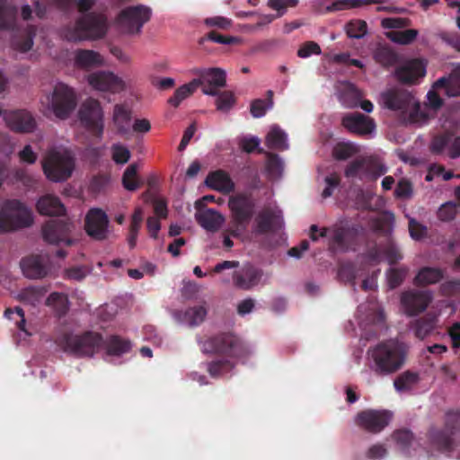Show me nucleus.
<instances>
[{
	"label": "nucleus",
	"instance_id": "obj_1",
	"mask_svg": "<svg viewBox=\"0 0 460 460\" xmlns=\"http://www.w3.org/2000/svg\"><path fill=\"white\" fill-rule=\"evenodd\" d=\"M367 354L370 369L377 375L387 376L402 367L406 348L396 340H389L373 347Z\"/></svg>",
	"mask_w": 460,
	"mask_h": 460
},
{
	"label": "nucleus",
	"instance_id": "obj_2",
	"mask_svg": "<svg viewBox=\"0 0 460 460\" xmlns=\"http://www.w3.org/2000/svg\"><path fill=\"white\" fill-rule=\"evenodd\" d=\"M107 17L99 13L91 12L79 17L74 24L65 26L61 31L62 37L67 41H82L99 40L108 31Z\"/></svg>",
	"mask_w": 460,
	"mask_h": 460
},
{
	"label": "nucleus",
	"instance_id": "obj_3",
	"mask_svg": "<svg viewBox=\"0 0 460 460\" xmlns=\"http://www.w3.org/2000/svg\"><path fill=\"white\" fill-rule=\"evenodd\" d=\"M378 105L390 111H399L401 115H427L421 111L420 102L411 92L400 86L382 91L377 98Z\"/></svg>",
	"mask_w": 460,
	"mask_h": 460
},
{
	"label": "nucleus",
	"instance_id": "obj_4",
	"mask_svg": "<svg viewBox=\"0 0 460 460\" xmlns=\"http://www.w3.org/2000/svg\"><path fill=\"white\" fill-rule=\"evenodd\" d=\"M33 222L31 210L17 199L5 200L0 204V231L12 232L30 226Z\"/></svg>",
	"mask_w": 460,
	"mask_h": 460
},
{
	"label": "nucleus",
	"instance_id": "obj_5",
	"mask_svg": "<svg viewBox=\"0 0 460 460\" xmlns=\"http://www.w3.org/2000/svg\"><path fill=\"white\" fill-rule=\"evenodd\" d=\"M42 167L49 181L59 182L71 177L75 169V162L69 151L54 149L49 152L42 163Z\"/></svg>",
	"mask_w": 460,
	"mask_h": 460
},
{
	"label": "nucleus",
	"instance_id": "obj_6",
	"mask_svg": "<svg viewBox=\"0 0 460 460\" xmlns=\"http://www.w3.org/2000/svg\"><path fill=\"white\" fill-rule=\"evenodd\" d=\"M64 350L76 356H93L102 345V338L97 333L88 332L84 335L65 334L59 340Z\"/></svg>",
	"mask_w": 460,
	"mask_h": 460
},
{
	"label": "nucleus",
	"instance_id": "obj_7",
	"mask_svg": "<svg viewBox=\"0 0 460 460\" xmlns=\"http://www.w3.org/2000/svg\"><path fill=\"white\" fill-rule=\"evenodd\" d=\"M152 15V10L148 6L137 4L128 6L119 13L116 23L119 29L127 34H137Z\"/></svg>",
	"mask_w": 460,
	"mask_h": 460
},
{
	"label": "nucleus",
	"instance_id": "obj_8",
	"mask_svg": "<svg viewBox=\"0 0 460 460\" xmlns=\"http://www.w3.org/2000/svg\"><path fill=\"white\" fill-rule=\"evenodd\" d=\"M232 213V225L229 233L234 237L240 236L246 229L247 223L252 215V203L243 195L232 196L228 201Z\"/></svg>",
	"mask_w": 460,
	"mask_h": 460
},
{
	"label": "nucleus",
	"instance_id": "obj_9",
	"mask_svg": "<svg viewBox=\"0 0 460 460\" xmlns=\"http://www.w3.org/2000/svg\"><path fill=\"white\" fill-rule=\"evenodd\" d=\"M48 99L54 115H70L77 107L75 90L64 83H58Z\"/></svg>",
	"mask_w": 460,
	"mask_h": 460
},
{
	"label": "nucleus",
	"instance_id": "obj_10",
	"mask_svg": "<svg viewBox=\"0 0 460 460\" xmlns=\"http://www.w3.org/2000/svg\"><path fill=\"white\" fill-rule=\"evenodd\" d=\"M197 78V87H201L202 93L206 95H215L221 88L226 85V73L219 67L195 68L192 70Z\"/></svg>",
	"mask_w": 460,
	"mask_h": 460
},
{
	"label": "nucleus",
	"instance_id": "obj_11",
	"mask_svg": "<svg viewBox=\"0 0 460 460\" xmlns=\"http://www.w3.org/2000/svg\"><path fill=\"white\" fill-rule=\"evenodd\" d=\"M201 349L205 353L226 352L236 358H241L248 353V349L240 339L232 334L211 338L201 344Z\"/></svg>",
	"mask_w": 460,
	"mask_h": 460
},
{
	"label": "nucleus",
	"instance_id": "obj_12",
	"mask_svg": "<svg viewBox=\"0 0 460 460\" xmlns=\"http://www.w3.org/2000/svg\"><path fill=\"white\" fill-rule=\"evenodd\" d=\"M86 233L96 240H103L109 235V219L100 208H91L85 217Z\"/></svg>",
	"mask_w": 460,
	"mask_h": 460
},
{
	"label": "nucleus",
	"instance_id": "obj_13",
	"mask_svg": "<svg viewBox=\"0 0 460 460\" xmlns=\"http://www.w3.org/2000/svg\"><path fill=\"white\" fill-rule=\"evenodd\" d=\"M89 84L102 92L119 93L124 90V81L109 71H97L88 75Z\"/></svg>",
	"mask_w": 460,
	"mask_h": 460
},
{
	"label": "nucleus",
	"instance_id": "obj_14",
	"mask_svg": "<svg viewBox=\"0 0 460 460\" xmlns=\"http://www.w3.org/2000/svg\"><path fill=\"white\" fill-rule=\"evenodd\" d=\"M432 298L429 291L405 292L401 297L402 310L408 315H416L427 308Z\"/></svg>",
	"mask_w": 460,
	"mask_h": 460
},
{
	"label": "nucleus",
	"instance_id": "obj_15",
	"mask_svg": "<svg viewBox=\"0 0 460 460\" xmlns=\"http://www.w3.org/2000/svg\"><path fill=\"white\" fill-rule=\"evenodd\" d=\"M426 75V66L420 59H411L394 71L396 79L404 84H416Z\"/></svg>",
	"mask_w": 460,
	"mask_h": 460
},
{
	"label": "nucleus",
	"instance_id": "obj_16",
	"mask_svg": "<svg viewBox=\"0 0 460 460\" xmlns=\"http://www.w3.org/2000/svg\"><path fill=\"white\" fill-rule=\"evenodd\" d=\"M391 415L386 411L368 410L360 412L356 418L358 425L370 432H379L387 426Z\"/></svg>",
	"mask_w": 460,
	"mask_h": 460
},
{
	"label": "nucleus",
	"instance_id": "obj_17",
	"mask_svg": "<svg viewBox=\"0 0 460 460\" xmlns=\"http://www.w3.org/2000/svg\"><path fill=\"white\" fill-rule=\"evenodd\" d=\"M73 225L69 222L51 221L48 223L43 229V235L47 242L59 244L64 243L71 244L72 241L67 237L72 231Z\"/></svg>",
	"mask_w": 460,
	"mask_h": 460
},
{
	"label": "nucleus",
	"instance_id": "obj_18",
	"mask_svg": "<svg viewBox=\"0 0 460 460\" xmlns=\"http://www.w3.org/2000/svg\"><path fill=\"white\" fill-rule=\"evenodd\" d=\"M336 94L340 102L346 108H357L358 101L364 97V93L349 81H341L336 85Z\"/></svg>",
	"mask_w": 460,
	"mask_h": 460
},
{
	"label": "nucleus",
	"instance_id": "obj_19",
	"mask_svg": "<svg viewBox=\"0 0 460 460\" xmlns=\"http://www.w3.org/2000/svg\"><path fill=\"white\" fill-rule=\"evenodd\" d=\"M262 278V272L252 265H244L234 272V285L244 290H249L257 286Z\"/></svg>",
	"mask_w": 460,
	"mask_h": 460
},
{
	"label": "nucleus",
	"instance_id": "obj_20",
	"mask_svg": "<svg viewBox=\"0 0 460 460\" xmlns=\"http://www.w3.org/2000/svg\"><path fill=\"white\" fill-rule=\"evenodd\" d=\"M431 150L438 154L446 152L452 158L457 157L460 155V136L455 137L453 133L447 132L433 140Z\"/></svg>",
	"mask_w": 460,
	"mask_h": 460
},
{
	"label": "nucleus",
	"instance_id": "obj_21",
	"mask_svg": "<svg viewBox=\"0 0 460 460\" xmlns=\"http://www.w3.org/2000/svg\"><path fill=\"white\" fill-rule=\"evenodd\" d=\"M23 274L29 279H40L49 272L48 259L44 256H31L21 262Z\"/></svg>",
	"mask_w": 460,
	"mask_h": 460
},
{
	"label": "nucleus",
	"instance_id": "obj_22",
	"mask_svg": "<svg viewBox=\"0 0 460 460\" xmlns=\"http://www.w3.org/2000/svg\"><path fill=\"white\" fill-rule=\"evenodd\" d=\"M195 218L202 228L212 233L218 231L226 221L225 217L213 208L199 209Z\"/></svg>",
	"mask_w": 460,
	"mask_h": 460
},
{
	"label": "nucleus",
	"instance_id": "obj_23",
	"mask_svg": "<svg viewBox=\"0 0 460 460\" xmlns=\"http://www.w3.org/2000/svg\"><path fill=\"white\" fill-rule=\"evenodd\" d=\"M207 314V307L200 305L184 311H176L173 313V317L178 323L193 327L200 324L205 320Z\"/></svg>",
	"mask_w": 460,
	"mask_h": 460
},
{
	"label": "nucleus",
	"instance_id": "obj_24",
	"mask_svg": "<svg viewBox=\"0 0 460 460\" xmlns=\"http://www.w3.org/2000/svg\"><path fill=\"white\" fill-rule=\"evenodd\" d=\"M342 125L350 132L374 136L376 123L370 117H343Z\"/></svg>",
	"mask_w": 460,
	"mask_h": 460
},
{
	"label": "nucleus",
	"instance_id": "obj_25",
	"mask_svg": "<svg viewBox=\"0 0 460 460\" xmlns=\"http://www.w3.org/2000/svg\"><path fill=\"white\" fill-rule=\"evenodd\" d=\"M434 89H445L448 96L460 95V65L455 67L448 76H443L438 79L434 84Z\"/></svg>",
	"mask_w": 460,
	"mask_h": 460
},
{
	"label": "nucleus",
	"instance_id": "obj_26",
	"mask_svg": "<svg viewBox=\"0 0 460 460\" xmlns=\"http://www.w3.org/2000/svg\"><path fill=\"white\" fill-rule=\"evenodd\" d=\"M282 225V213L276 208L271 211H266L260 214L256 218L254 231L257 233H265L273 227H280Z\"/></svg>",
	"mask_w": 460,
	"mask_h": 460
},
{
	"label": "nucleus",
	"instance_id": "obj_27",
	"mask_svg": "<svg viewBox=\"0 0 460 460\" xmlns=\"http://www.w3.org/2000/svg\"><path fill=\"white\" fill-rule=\"evenodd\" d=\"M36 208L40 214L46 216H61L65 213V207L60 199L51 194L40 197L36 203Z\"/></svg>",
	"mask_w": 460,
	"mask_h": 460
},
{
	"label": "nucleus",
	"instance_id": "obj_28",
	"mask_svg": "<svg viewBox=\"0 0 460 460\" xmlns=\"http://www.w3.org/2000/svg\"><path fill=\"white\" fill-rule=\"evenodd\" d=\"M208 187L220 192L229 193L234 189V184L229 175L223 171L209 173L205 181Z\"/></svg>",
	"mask_w": 460,
	"mask_h": 460
},
{
	"label": "nucleus",
	"instance_id": "obj_29",
	"mask_svg": "<svg viewBox=\"0 0 460 460\" xmlns=\"http://www.w3.org/2000/svg\"><path fill=\"white\" fill-rule=\"evenodd\" d=\"M17 8L7 0H0V30L11 31L16 25Z\"/></svg>",
	"mask_w": 460,
	"mask_h": 460
},
{
	"label": "nucleus",
	"instance_id": "obj_30",
	"mask_svg": "<svg viewBox=\"0 0 460 460\" xmlns=\"http://www.w3.org/2000/svg\"><path fill=\"white\" fill-rule=\"evenodd\" d=\"M369 158L364 157L351 162L345 170V176L350 179L367 181Z\"/></svg>",
	"mask_w": 460,
	"mask_h": 460
},
{
	"label": "nucleus",
	"instance_id": "obj_31",
	"mask_svg": "<svg viewBox=\"0 0 460 460\" xmlns=\"http://www.w3.org/2000/svg\"><path fill=\"white\" fill-rule=\"evenodd\" d=\"M8 127L16 132L29 133L36 128V121L33 117H4Z\"/></svg>",
	"mask_w": 460,
	"mask_h": 460
},
{
	"label": "nucleus",
	"instance_id": "obj_32",
	"mask_svg": "<svg viewBox=\"0 0 460 460\" xmlns=\"http://www.w3.org/2000/svg\"><path fill=\"white\" fill-rule=\"evenodd\" d=\"M216 97L215 105L218 111L223 113L229 112L236 104V97L232 91H217V93L213 95Z\"/></svg>",
	"mask_w": 460,
	"mask_h": 460
},
{
	"label": "nucleus",
	"instance_id": "obj_33",
	"mask_svg": "<svg viewBox=\"0 0 460 460\" xmlns=\"http://www.w3.org/2000/svg\"><path fill=\"white\" fill-rule=\"evenodd\" d=\"M197 83L193 79L179 88H177L172 96L168 99V103L172 107H178L182 101L192 95L197 90Z\"/></svg>",
	"mask_w": 460,
	"mask_h": 460
},
{
	"label": "nucleus",
	"instance_id": "obj_34",
	"mask_svg": "<svg viewBox=\"0 0 460 460\" xmlns=\"http://www.w3.org/2000/svg\"><path fill=\"white\" fill-rule=\"evenodd\" d=\"M420 381L419 376L411 372H404L400 375L394 382L395 390L400 393L411 391Z\"/></svg>",
	"mask_w": 460,
	"mask_h": 460
},
{
	"label": "nucleus",
	"instance_id": "obj_35",
	"mask_svg": "<svg viewBox=\"0 0 460 460\" xmlns=\"http://www.w3.org/2000/svg\"><path fill=\"white\" fill-rule=\"evenodd\" d=\"M266 143L272 148L287 149L288 147L286 133L276 126L270 128L266 137Z\"/></svg>",
	"mask_w": 460,
	"mask_h": 460
},
{
	"label": "nucleus",
	"instance_id": "obj_36",
	"mask_svg": "<svg viewBox=\"0 0 460 460\" xmlns=\"http://www.w3.org/2000/svg\"><path fill=\"white\" fill-rule=\"evenodd\" d=\"M376 62L383 66H392L398 61V55L388 46H379L374 52Z\"/></svg>",
	"mask_w": 460,
	"mask_h": 460
},
{
	"label": "nucleus",
	"instance_id": "obj_37",
	"mask_svg": "<svg viewBox=\"0 0 460 460\" xmlns=\"http://www.w3.org/2000/svg\"><path fill=\"white\" fill-rule=\"evenodd\" d=\"M75 62L80 66L88 67L101 65L102 58L101 55L94 50L80 49L75 54Z\"/></svg>",
	"mask_w": 460,
	"mask_h": 460
},
{
	"label": "nucleus",
	"instance_id": "obj_38",
	"mask_svg": "<svg viewBox=\"0 0 460 460\" xmlns=\"http://www.w3.org/2000/svg\"><path fill=\"white\" fill-rule=\"evenodd\" d=\"M273 96V91L268 90L265 99L253 100L250 106L252 115H264L267 111L271 110L274 105Z\"/></svg>",
	"mask_w": 460,
	"mask_h": 460
},
{
	"label": "nucleus",
	"instance_id": "obj_39",
	"mask_svg": "<svg viewBox=\"0 0 460 460\" xmlns=\"http://www.w3.org/2000/svg\"><path fill=\"white\" fill-rule=\"evenodd\" d=\"M429 440L438 451L445 452L450 449L452 444V433L448 431H432Z\"/></svg>",
	"mask_w": 460,
	"mask_h": 460
},
{
	"label": "nucleus",
	"instance_id": "obj_40",
	"mask_svg": "<svg viewBox=\"0 0 460 460\" xmlns=\"http://www.w3.org/2000/svg\"><path fill=\"white\" fill-rule=\"evenodd\" d=\"M358 152L359 147L357 145L351 142L340 141L335 144L332 154L336 159L346 160Z\"/></svg>",
	"mask_w": 460,
	"mask_h": 460
},
{
	"label": "nucleus",
	"instance_id": "obj_41",
	"mask_svg": "<svg viewBox=\"0 0 460 460\" xmlns=\"http://www.w3.org/2000/svg\"><path fill=\"white\" fill-rule=\"evenodd\" d=\"M443 277L440 270L435 268H423L415 278L419 285H431L438 282Z\"/></svg>",
	"mask_w": 460,
	"mask_h": 460
},
{
	"label": "nucleus",
	"instance_id": "obj_42",
	"mask_svg": "<svg viewBox=\"0 0 460 460\" xmlns=\"http://www.w3.org/2000/svg\"><path fill=\"white\" fill-rule=\"evenodd\" d=\"M419 31L415 29H407L404 31H392L387 34L388 38L398 44L409 45L418 37Z\"/></svg>",
	"mask_w": 460,
	"mask_h": 460
},
{
	"label": "nucleus",
	"instance_id": "obj_43",
	"mask_svg": "<svg viewBox=\"0 0 460 460\" xmlns=\"http://www.w3.org/2000/svg\"><path fill=\"white\" fill-rule=\"evenodd\" d=\"M367 32V24L363 20H352L346 24V33L349 38L361 39Z\"/></svg>",
	"mask_w": 460,
	"mask_h": 460
},
{
	"label": "nucleus",
	"instance_id": "obj_44",
	"mask_svg": "<svg viewBox=\"0 0 460 460\" xmlns=\"http://www.w3.org/2000/svg\"><path fill=\"white\" fill-rule=\"evenodd\" d=\"M394 439L395 440L399 449L409 455H411V452L408 447L411 446L415 447V446H417V442L413 439L411 433L407 430L395 432L394 434Z\"/></svg>",
	"mask_w": 460,
	"mask_h": 460
},
{
	"label": "nucleus",
	"instance_id": "obj_45",
	"mask_svg": "<svg viewBox=\"0 0 460 460\" xmlns=\"http://www.w3.org/2000/svg\"><path fill=\"white\" fill-rule=\"evenodd\" d=\"M122 183L126 190H136L139 187V181L137 174V165H129L124 172Z\"/></svg>",
	"mask_w": 460,
	"mask_h": 460
},
{
	"label": "nucleus",
	"instance_id": "obj_46",
	"mask_svg": "<svg viewBox=\"0 0 460 460\" xmlns=\"http://www.w3.org/2000/svg\"><path fill=\"white\" fill-rule=\"evenodd\" d=\"M129 349V341H121L117 337L111 338L107 345V353L110 356H119L128 352Z\"/></svg>",
	"mask_w": 460,
	"mask_h": 460
},
{
	"label": "nucleus",
	"instance_id": "obj_47",
	"mask_svg": "<svg viewBox=\"0 0 460 460\" xmlns=\"http://www.w3.org/2000/svg\"><path fill=\"white\" fill-rule=\"evenodd\" d=\"M4 314L17 324L20 332H23L24 336L31 335V332L25 327L24 313L22 308L7 309Z\"/></svg>",
	"mask_w": 460,
	"mask_h": 460
},
{
	"label": "nucleus",
	"instance_id": "obj_48",
	"mask_svg": "<svg viewBox=\"0 0 460 460\" xmlns=\"http://www.w3.org/2000/svg\"><path fill=\"white\" fill-rule=\"evenodd\" d=\"M437 37L448 47L460 52V34L457 31H440Z\"/></svg>",
	"mask_w": 460,
	"mask_h": 460
},
{
	"label": "nucleus",
	"instance_id": "obj_49",
	"mask_svg": "<svg viewBox=\"0 0 460 460\" xmlns=\"http://www.w3.org/2000/svg\"><path fill=\"white\" fill-rule=\"evenodd\" d=\"M45 290L40 288L30 287L25 288L20 295L21 299L30 304L39 303L44 296Z\"/></svg>",
	"mask_w": 460,
	"mask_h": 460
},
{
	"label": "nucleus",
	"instance_id": "obj_50",
	"mask_svg": "<svg viewBox=\"0 0 460 460\" xmlns=\"http://www.w3.org/2000/svg\"><path fill=\"white\" fill-rule=\"evenodd\" d=\"M284 168L282 160L278 155H270L268 156L267 171L271 178L281 176Z\"/></svg>",
	"mask_w": 460,
	"mask_h": 460
},
{
	"label": "nucleus",
	"instance_id": "obj_51",
	"mask_svg": "<svg viewBox=\"0 0 460 460\" xmlns=\"http://www.w3.org/2000/svg\"><path fill=\"white\" fill-rule=\"evenodd\" d=\"M77 115H102L100 102L93 98L86 99Z\"/></svg>",
	"mask_w": 460,
	"mask_h": 460
},
{
	"label": "nucleus",
	"instance_id": "obj_52",
	"mask_svg": "<svg viewBox=\"0 0 460 460\" xmlns=\"http://www.w3.org/2000/svg\"><path fill=\"white\" fill-rule=\"evenodd\" d=\"M411 25V21L409 18L402 17H389L384 18L381 21V26L384 29H402Z\"/></svg>",
	"mask_w": 460,
	"mask_h": 460
},
{
	"label": "nucleus",
	"instance_id": "obj_53",
	"mask_svg": "<svg viewBox=\"0 0 460 460\" xmlns=\"http://www.w3.org/2000/svg\"><path fill=\"white\" fill-rule=\"evenodd\" d=\"M369 165L367 170V181H376L387 172V167L385 164L374 161L372 158H369Z\"/></svg>",
	"mask_w": 460,
	"mask_h": 460
},
{
	"label": "nucleus",
	"instance_id": "obj_54",
	"mask_svg": "<svg viewBox=\"0 0 460 460\" xmlns=\"http://www.w3.org/2000/svg\"><path fill=\"white\" fill-rule=\"evenodd\" d=\"M112 159L117 164H126L130 158V152L127 146L115 144L111 147Z\"/></svg>",
	"mask_w": 460,
	"mask_h": 460
},
{
	"label": "nucleus",
	"instance_id": "obj_55",
	"mask_svg": "<svg viewBox=\"0 0 460 460\" xmlns=\"http://www.w3.org/2000/svg\"><path fill=\"white\" fill-rule=\"evenodd\" d=\"M208 369L212 377L225 376L232 369V365L228 362L217 361L209 364Z\"/></svg>",
	"mask_w": 460,
	"mask_h": 460
},
{
	"label": "nucleus",
	"instance_id": "obj_56",
	"mask_svg": "<svg viewBox=\"0 0 460 460\" xmlns=\"http://www.w3.org/2000/svg\"><path fill=\"white\" fill-rule=\"evenodd\" d=\"M206 40H209L211 41L225 45L234 44L237 41L236 38L232 36L222 35L217 32L216 31H211L207 34L206 37L201 38L199 43L202 44Z\"/></svg>",
	"mask_w": 460,
	"mask_h": 460
},
{
	"label": "nucleus",
	"instance_id": "obj_57",
	"mask_svg": "<svg viewBox=\"0 0 460 460\" xmlns=\"http://www.w3.org/2000/svg\"><path fill=\"white\" fill-rule=\"evenodd\" d=\"M322 53L321 48L318 43L314 41H306L297 50V56L302 58H306L311 55H320Z\"/></svg>",
	"mask_w": 460,
	"mask_h": 460
},
{
	"label": "nucleus",
	"instance_id": "obj_58",
	"mask_svg": "<svg viewBox=\"0 0 460 460\" xmlns=\"http://www.w3.org/2000/svg\"><path fill=\"white\" fill-rule=\"evenodd\" d=\"M297 0H269L268 5L273 10L278 11L277 17L283 15L288 6H296Z\"/></svg>",
	"mask_w": 460,
	"mask_h": 460
},
{
	"label": "nucleus",
	"instance_id": "obj_59",
	"mask_svg": "<svg viewBox=\"0 0 460 460\" xmlns=\"http://www.w3.org/2000/svg\"><path fill=\"white\" fill-rule=\"evenodd\" d=\"M456 215V206L453 202H446L443 204L438 212V216L442 221H450Z\"/></svg>",
	"mask_w": 460,
	"mask_h": 460
},
{
	"label": "nucleus",
	"instance_id": "obj_60",
	"mask_svg": "<svg viewBox=\"0 0 460 460\" xmlns=\"http://www.w3.org/2000/svg\"><path fill=\"white\" fill-rule=\"evenodd\" d=\"M358 2L354 0H337L325 7L326 13H333L351 8H356Z\"/></svg>",
	"mask_w": 460,
	"mask_h": 460
},
{
	"label": "nucleus",
	"instance_id": "obj_61",
	"mask_svg": "<svg viewBox=\"0 0 460 460\" xmlns=\"http://www.w3.org/2000/svg\"><path fill=\"white\" fill-rule=\"evenodd\" d=\"M80 123L97 134H101L102 131V121L101 117H80Z\"/></svg>",
	"mask_w": 460,
	"mask_h": 460
},
{
	"label": "nucleus",
	"instance_id": "obj_62",
	"mask_svg": "<svg viewBox=\"0 0 460 460\" xmlns=\"http://www.w3.org/2000/svg\"><path fill=\"white\" fill-rule=\"evenodd\" d=\"M323 181L325 187L322 195L323 198H328L332 194L334 189L338 186L340 178L338 174L331 173L330 175L325 176Z\"/></svg>",
	"mask_w": 460,
	"mask_h": 460
},
{
	"label": "nucleus",
	"instance_id": "obj_63",
	"mask_svg": "<svg viewBox=\"0 0 460 460\" xmlns=\"http://www.w3.org/2000/svg\"><path fill=\"white\" fill-rule=\"evenodd\" d=\"M406 274V270H390L387 274V282L391 288L397 287L403 279Z\"/></svg>",
	"mask_w": 460,
	"mask_h": 460
},
{
	"label": "nucleus",
	"instance_id": "obj_64",
	"mask_svg": "<svg viewBox=\"0 0 460 460\" xmlns=\"http://www.w3.org/2000/svg\"><path fill=\"white\" fill-rule=\"evenodd\" d=\"M409 231L411 237L414 240L422 239L427 233L426 227L413 219H411L409 222Z\"/></svg>",
	"mask_w": 460,
	"mask_h": 460
}]
</instances>
